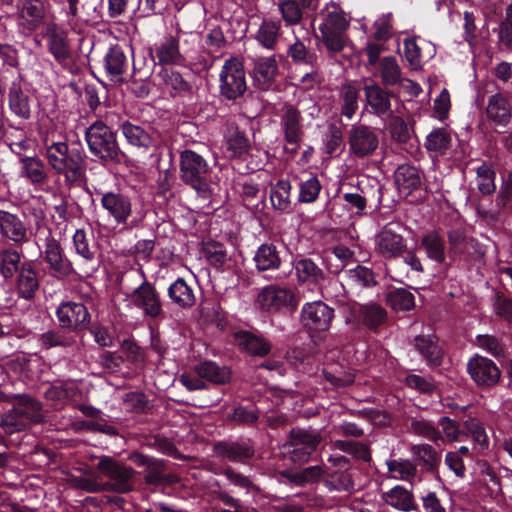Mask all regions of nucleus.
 I'll return each instance as SVG.
<instances>
[{"label": "nucleus", "mask_w": 512, "mask_h": 512, "mask_svg": "<svg viewBox=\"0 0 512 512\" xmlns=\"http://www.w3.org/2000/svg\"><path fill=\"white\" fill-rule=\"evenodd\" d=\"M468 372L479 386H493L500 378V370L496 364L483 356L476 355L467 364Z\"/></svg>", "instance_id": "a211bd4d"}, {"label": "nucleus", "mask_w": 512, "mask_h": 512, "mask_svg": "<svg viewBox=\"0 0 512 512\" xmlns=\"http://www.w3.org/2000/svg\"><path fill=\"white\" fill-rule=\"evenodd\" d=\"M168 296L181 308H190L195 304L193 289L182 278H178L169 286Z\"/></svg>", "instance_id": "4c0bfd02"}, {"label": "nucleus", "mask_w": 512, "mask_h": 512, "mask_svg": "<svg viewBox=\"0 0 512 512\" xmlns=\"http://www.w3.org/2000/svg\"><path fill=\"white\" fill-rule=\"evenodd\" d=\"M8 108L19 119L28 120L31 117L30 99L23 89V80L20 75L9 86Z\"/></svg>", "instance_id": "aec40b11"}, {"label": "nucleus", "mask_w": 512, "mask_h": 512, "mask_svg": "<svg viewBox=\"0 0 512 512\" xmlns=\"http://www.w3.org/2000/svg\"><path fill=\"white\" fill-rule=\"evenodd\" d=\"M476 173L478 190L484 195L493 193L496 189V185L494 182L495 172L492 167L487 163H483L477 168Z\"/></svg>", "instance_id": "052dcab7"}, {"label": "nucleus", "mask_w": 512, "mask_h": 512, "mask_svg": "<svg viewBox=\"0 0 512 512\" xmlns=\"http://www.w3.org/2000/svg\"><path fill=\"white\" fill-rule=\"evenodd\" d=\"M322 16L323 19L319 25L321 39L329 52L338 53L346 45L345 32L349 22L336 5L327 7Z\"/></svg>", "instance_id": "20e7f679"}, {"label": "nucleus", "mask_w": 512, "mask_h": 512, "mask_svg": "<svg viewBox=\"0 0 512 512\" xmlns=\"http://www.w3.org/2000/svg\"><path fill=\"white\" fill-rule=\"evenodd\" d=\"M300 111L290 104H285L280 111V126L284 133L287 144L292 146V150L298 149L302 139L303 128Z\"/></svg>", "instance_id": "2eb2a0df"}, {"label": "nucleus", "mask_w": 512, "mask_h": 512, "mask_svg": "<svg viewBox=\"0 0 512 512\" xmlns=\"http://www.w3.org/2000/svg\"><path fill=\"white\" fill-rule=\"evenodd\" d=\"M486 113L496 125L506 126L511 118L512 102L501 93L494 94L488 100Z\"/></svg>", "instance_id": "bb28decb"}, {"label": "nucleus", "mask_w": 512, "mask_h": 512, "mask_svg": "<svg viewBox=\"0 0 512 512\" xmlns=\"http://www.w3.org/2000/svg\"><path fill=\"white\" fill-rule=\"evenodd\" d=\"M334 310L322 301L305 303L301 309V322L310 334L329 330Z\"/></svg>", "instance_id": "1a4fd4ad"}, {"label": "nucleus", "mask_w": 512, "mask_h": 512, "mask_svg": "<svg viewBox=\"0 0 512 512\" xmlns=\"http://www.w3.org/2000/svg\"><path fill=\"white\" fill-rule=\"evenodd\" d=\"M195 372L201 377L216 384H222L229 380L230 373L221 369L214 362H204L196 366Z\"/></svg>", "instance_id": "3c124183"}, {"label": "nucleus", "mask_w": 512, "mask_h": 512, "mask_svg": "<svg viewBox=\"0 0 512 512\" xmlns=\"http://www.w3.org/2000/svg\"><path fill=\"white\" fill-rule=\"evenodd\" d=\"M13 406L20 412V415L29 427L32 424L42 422L44 419L41 403L30 396L17 395Z\"/></svg>", "instance_id": "c85d7f7f"}, {"label": "nucleus", "mask_w": 512, "mask_h": 512, "mask_svg": "<svg viewBox=\"0 0 512 512\" xmlns=\"http://www.w3.org/2000/svg\"><path fill=\"white\" fill-rule=\"evenodd\" d=\"M411 452L416 456L429 471L438 468L441 462V455L429 444H417L411 447Z\"/></svg>", "instance_id": "8fccbe9b"}, {"label": "nucleus", "mask_w": 512, "mask_h": 512, "mask_svg": "<svg viewBox=\"0 0 512 512\" xmlns=\"http://www.w3.org/2000/svg\"><path fill=\"white\" fill-rule=\"evenodd\" d=\"M0 236L15 247H22L30 241L32 228L18 214L0 210Z\"/></svg>", "instance_id": "6e6552de"}, {"label": "nucleus", "mask_w": 512, "mask_h": 512, "mask_svg": "<svg viewBox=\"0 0 512 512\" xmlns=\"http://www.w3.org/2000/svg\"><path fill=\"white\" fill-rule=\"evenodd\" d=\"M124 300L128 308L141 311L144 317L156 319L163 314L160 293L146 279L130 293H127Z\"/></svg>", "instance_id": "423d86ee"}, {"label": "nucleus", "mask_w": 512, "mask_h": 512, "mask_svg": "<svg viewBox=\"0 0 512 512\" xmlns=\"http://www.w3.org/2000/svg\"><path fill=\"white\" fill-rule=\"evenodd\" d=\"M387 303L393 310L406 311L414 307L415 299L413 293L410 291L398 288L389 292Z\"/></svg>", "instance_id": "864d4df0"}, {"label": "nucleus", "mask_w": 512, "mask_h": 512, "mask_svg": "<svg viewBox=\"0 0 512 512\" xmlns=\"http://www.w3.org/2000/svg\"><path fill=\"white\" fill-rule=\"evenodd\" d=\"M44 241V260L57 275L65 277L73 272L69 259L65 256L60 242L55 239L49 229Z\"/></svg>", "instance_id": "4468645a"}, {"label": "nucleus", "mask_w": 512, "mask_h": 512, "mask_svg": "<svg viewBox=\"0 0 512 512\" xmlns=\"http://www.w3.org/2000/svg\"><path fill=\"white\" fill-rule=\"evenodd\" d=\"M382 500L399 511L411 512L418 509L412 491L401 485H396L387 492H384Z\"/></svg>", "instance_id": "cd10ccee"}, {"label": "nucleus", "mask_w": 512, "mask_h": 512, "mask_svg": "<svg viewBox=\"0 0 512 512\" xmlns=\"http://www.w3.org/2000/svg\"><path fill=\"white\" fill-rule=\"evenodd\" d=\"M226 149L230 157H237L244 154L248 149V140L238 129H228L226 136Z\"/></svg>", "instance_id": "5fc2aeb1"}, {"label": "nucleus", "mask_w": 512, "mask_h": 512, "mask_svg": "<svg viewBox=\"0 0 512 512\" xmlns=\"http://www.w3.org/2000/svg\"><path fill=\"white\" fill-rule=\"evenodd\" d=\"M205 255L209 263L215 267H221L227 261V253L223 245L217 242L207 244Z\"/></svg>", "instance_id": "774afa93"}, {"label": "nucleus", "mask_w": 512, "mask_h": 512, "mask_svg": "<svg viewBox=\"0 0 512 512\" xmlns=\"http://www.w3.org/2000/svg\"><path fill=\"white\" fill-rule=\"evenodd\" d=\"M157 76L174 95H187L192 91L190 83L186 81L179 72L173 69L162 68Z\"/></svg>", "instance_id": "e433bc0d"}, {"label": "nucleus", "mask_w": 512, "mask_h": 512, "mask_svg": "<svg viewBox=\"0 0 512 512\" xmlns=\"http://www.w3.org/2000/svg\"><path fill=\"white\" fill-rule=\"evenodd\" d=\"M406 246L403 236L389 226H385L375 236V251L384 259L399 257L406 250Z\"/></svg>", "instance_id": "dca6fc26"}, {"label": "nucleus", "mask_w": 512, "mask_h": 512, "mask_svg": "<svg viewBox=\"0 0 512 512\" xmlns=\"http://www.w3.org/2000/svg\"><path fill=\"white\" fill-rule=\"evenodd\" d=\"M366 104L371 111L378 115L391 114L390 94L374 81L366 82L363 87Z\"/></svg>", "instance_id": "5701e85b"}, {"label": "nucleus", "mask_w": 512, "mask_h": 512, "mask_svg": "<svg viewBox=\"0 0 512 512\" xmlns=\"http://www.w3.org/2000/svg\"><path fill=\"white\" fill-rule=\"evenodd\" d=\"M256 304L261 310L269 313L296 306L294 293L288 288L277 285L262 288L257 295Z\"/></svg>", "instance_id": "9b49d317"}, {"label": "nucleus", "mask_w": 512, "mask_h": 512, "mask_svg": "<svg viewBox=\"0 0 512 512\" xmlns=\"http://www.w3.org/2000/svg\"><path fill=\"white\" fill-rule=\"evenodd\" d=\"M220 453L230 461L244 462L253 456L254 451L247 444L231 443L222 446Z\"/></svg>", "instance_id": "bf43d9fd"}, {"label": "nucleus", "mask_w": 512, "mask_h": 512, "mask_svg": "<svg viewBox=\"0 0 512 512\" xmlns=\"http://www.w3.org/2000/svg\"><path fill=\"white\" fill-rule=\"evenodd\" d=\"M381 83L384 86H396L403 81L402 68L394 56H385L376 65Z\"/></svg>", "instance_id": "c756f323"}, {"label": "nucleus", "mask_w": 512, "mask_h": 512, "mask_svg": "<svg viewBox=\"0 0 512 512\" xmlns=\"http://www.w3.org/2000/svg\"><path fill=\"white\" fill-rule=\"evenodd\" d=\"M359 91L352 84L343 85L339 93L341 115L352 119L358 109Z\"/></svg>", "instance_id": "a18cd8bd"}, {"label": "nucleus", "mask_w": 512, "mask_h": 512, "mask_svg": "<svg viewBox=\"0 0 512 512\" xmlns=\"http://www.w3.org/2000/svg\"><path fill=\"white\" fill-rule=\"evenodd\" d=\"M39 289L37 272L30 262H24L16 276V291L25 300L34 298Z\"/></svg>", "instance_id": "393cba45"}, {"label": "nucleus", "mask_w": 512, "mask_h": 512, "mask_svg": "<svg viewBox=\"0 0 512 512\" xmlns=\"http://www.w3.org/2000/svg\"><path fill=\"white\" fill-rule=\"evenodd\" d=\"M46 17V7L43 0L17 1V26L19 31L28 36L36 31Z\"/></svg>", "instance_id": "9d476101"}, {"label": "nucleus", "mask_w": 512, "mask_h": 512, "mask_svg": "<svg viewBox=\"0 0 512 512\" xmlns=\"http://www.w3.org/2000/svg\"><path fill=\"white\" fill-rule=\"evenodd\" d=\"M98 469L112 481V488L119 493H127L133 489L134 471L114 461L110 457H103L97 465Z\"/></svg>", "instance_id": "ddd939ff"}, {"label": "nucleus", "mask_w": 512, "mask_h": 512, "mask_svg": "<svg viewBox=\"0 0 512 512\" xmlns=\"http://www.w3.org/2000/svg\"><path fill=\"white\" fill-rule=\"evenodd\" d=\"M394 181L401 193L410 194L420 186L421 177L415 167L410 165H401L394 173Z\"/></svg>", "instance_id": "473e14b6"}, {"label": "nucleus", "mask_w": 512, "mask_h": 512, "mask_svg": "<svg viewBox=\"0 0 512 512\" xmlns=\"http://www.w3.org/2000/svg\"><path fill=\"white\" fill-rule=\"evenodd\" d=\"M17 247H6L0 249V275L5 280H11L22 266V252Z\"/></svg>", "instance_id": "7c9ffc66"}, {"label": "nucleus", "mask_w": 512, "mask_h": 512, "mask_svg": "<svg viewBox=\"0 0 512 512\" xmlns=\"http://www.w3.org/2000/svg\"><path fill=\"white\" fill-rule=\"evenodd\" d=\"M73 244L75 251L78 255L85 260L91 261L94 259V252L89 247L86 232L83 229H77L73 235Z\"/></svg>", "instance_id": "69168bd1"}, {"label": "nucleus", "mask_w": 512, "mask_h": 512, "mask_svg": "<svg viewBox=\"0 0 512 512\" xmlns=\"http://www.w3.org/2000/svg\"><path fill=\"white\" fill-rule=\"evenodd\" d=\"M379 139L375 129L368 126H353L349 134L350 149L357 157L372 154L378 147Z\"/></svg>", "instance_id": "f3484780"}, {"label": "nucleus", "mask_w": 512, "mask_h": 512, "mask_svg": "<svg viewBox=\"0 0 512 512\" xmlns=\"http://www.w3.org/2000/svg\"><path fill=\"white\" fill-rule=\"evenodd\" d=\"M290 191L291 184L287 180H279L272 188L270 192V200L273 207L282 212L290 210Z\"/></svg>", "instance_id": "de8ad7c7"}, {"label": "nucleus", "mask_w": 512, "mask_h": 512, "mask_svg": "<svg viewBox=\"0 0 512 512\" xmlns=\"http://www.w3.org/2000/svg\"><path fill=\"white\" fill-rule=\"evenodd\" d=\"M179 177L195 190L198 197L207 201L212 195L210 176L212 168L208 161L193 150L186 149L180 153Z\"/></svg>", "instance_id": "f257e3e1"}, {"label": "nucleus", "mask_w": 512, "mask_h": 512, "mask_svg": "<svg viewBox=\"0 0 512 512\" xmlns=\"http://www.w3.org/2000/svg\"><path fill=\"white\" fill-rule=\"evenodd\" d=\"M253 77L261 89H268L278 73L275 55L257 56L252 59Z\"/></svg>", "instance_id": "b1692460"}, {"label": "nucleus", "mask_w": 512, "mask_h": 512, "mask_svg": "<svg viewBox=\"0 0 512 512\" xmlns=\"http://www.w3.org/2000/svg\"><path fill=\"white\" fill-rule=\"evenodd\" d=\"M45 37L48 51L58 63H65L71 55L66 32L62 31L56 23H49Z\"/></svg>", "instance_id": "4be33fe9"}, {"label": "nucleus", "mask_w": 512, "mask_h": 512, "mask_svg": "<svg viewBox=\"0 0 512 512\" xmlns=\"http://www.w3.org/2000/svg\"><path fill=\"white\" fill-rule=\"evenodd\" d=\"M347 281L356 287H369L376 284L375 275L371 269L358 265L345 272Z\"/></svg>", "instance_id": "4d7b16f0"}, {"label": "nucleus", "mask_w": 512, "mask_h": 512, "mask_svg": "<svg viewBox=\"0 0 512 512\" xmlns=\"http://www.w3.org/2000/svg\"><path fill=\"white\" fill-rule=\"evenodd\" d=\"M322 441L320 432L312 429H295L291 432L289 454L294 462H306Z\"/></svg>", "instance_id": "f8f14e48"}, {"label": "nucleus", "mask_w": 512, "mask_h": 512, "mask_svg": "<svg viewBox=\"0 0 512 512\" xmlns=\"http://www.w3.org/2000/svg\"><path fill=\"white\" fill-rule=\"evenodd\" d=\"M421 246L429 259L437 263L445 261L444 241L436 231L426 233L421 240Z\"/></svg>", "instance_id": "37998d69"}, {"label": "nucleus", "mask_w": 512, "mask_h": 512, "mask_svg": "<svg viewBox=\"0 0 512 512\" xmlns=\"http://www.w3.org/2000/svg\"><path fill=\"white\" fill-rule=\"evenodd\" d=\"M389 476L395 480L411 481L417 473V465L408 459L386 461Z\"/></svg>", "instance_id": "c03bdc74"}, {"label": "nucleus", "mask_w": 512, "mask_h": 512, "mask_svg": "<svg viewBox=\"0 0 512 512\" xmlns=\"http://www.w3.org/2000/svg\"><path fill=\"white\" fill-rule=\"evenodd\" d=\"M404 57L411 69L417 70L422 66L424 55L422 47L416 39H406L404 41Z\"/></svg>", "instance_id": "680f3d73"}, {"label": "nucleus", "mask_w": 512, "mask_h": 512, "mask_svg": "<svg viewBox=\"0 0 512 512\" xmlns=\"http://www.w3.org/2000/svg\"><path fill=\"white\" fill-rule=\"evenodd\" d=\"M0 427L6 434H14L23 431L29 427L24 421L20 412L13 406L10 410L5 412L1 417Z\"/></svg>", "instance_id": "13d9d810"}, {"label": "nucleus", "mask_w": 512, "mask_h": 512, "mask_svg": "<svg viewBox=\"0 0 512 512\" xmlns=\"http://www.w3.org/2000/svg\"><path fill=\"white\" fill-rule=\"evenodd\" d=\"M19 174L33 185H40L47 181L48 170L45 163L36 156H24L19 159Z\"/></svg>", "instance_id": "a878e982"}, {"label": "nucleus", "mask_w": 512, "mask_h": 512, "mask_svg": "<svg viewBox=\"0 0 512 512\" xmlns=\"http://www.w3.org/2000/svg\"><path fill=\"white\" fill-rule=\"evenodd\" d=\"M353 313L359 316L363 324L370 329L377 328L386 320L385 309L376 303L355 305Z\"/></svg>", "instance_id": "72a5a7b5"}, {"label": "nucleus", "mask_w": 512, "mask_h": 512, "mask_svg": "<svg viewBox=\"0 0 512 512\" xmlns=\"http://www.w3.org/2000/svg\"><path fill=\"white\" fill-rule=\"evenodd\" d=\"M156 56L162 64H178L182 61L178 41L173 37L165 38L156 48Z\"/></svg>", "instance_id": "49530a36"}, {"label": "nucleus", "mask_w": 512, "mask_h": 512, "mask_svg": "<svg viewBox=\"0 0 512 512\" xmlns=\"http://www.w3.org/2000/svg\"><path fill=\"white\" fill-rule=\"evenodd\" d=\"M89 151L102 161L120 163L125 155L120 150L113 131L102 121H95L85 133Z\"/></svg>", "instance_id": "7ed1b4c3"}, {"label": "nucleus", "mask_w": 512, "mask_h": 512, "mask_svg": "<svg viewBox=\"0 0 512 512\" xmlns=\"http://www.w3.org/2000/svg\"><path fill=\"white\" fill-rule=\"evenodd\" d=\"M287 53L296 63L305 64L311 68H317L318 66L317 55L309 51L306 46L299 40H296L289 46Z\"/></svg>", "instance_id": "603ef678"}, {"label": "nucleus", "mask_w": 512, "mask_h": 512, "mask_svg": "<svg viewBox=\"0 0 512 512\" xmlns=\"http://www.w3.org/2000/svg\"><path fill=\"white\" fill-rule=\"evenodd\" d=\"M333 448L350 453L363 461H369L371 458L367 445L359 442L336 440L333 442Z\"/></svg>", "instance_id": "e2e57ef3"}, {"label": "nucleus", "mask_w": 512, "mask_h": 512, "mask_svg": "<svg viewBox=\"0 0 512 512\" xmlns=\"http://www.w3.org/2000/svg\"><path fill=\"white\" fill-rule=\"evenodd\" d=\"M276 5L285 26H296L302 22L304 8L297 0H278Z\"/></svg>", "instance_id": "79ce46f5"}, {"label": "nucleus", "mask_w": 512, "mask_h": 512, "mask_svg": "<svg viewBox=\"0 0 512 512\" xmlns=\"http://www.w3.org/2000/svg\"><path fill=\"white\" fill-rule=\"evenodd\" d=\"M465 427L475 443H477L482 449L488 448V436L479 421L476 419H469L465 422Z\"/></svg>", "instance_id": "338daca9"}, {"label": "nucleus", "mask_w": 512, "mask_h": 512, "mask_svg": "<svg viewBox=\"0 0 512 512\" xmlns=\"http://www.w3.org/2000/svg\"><path fill=\"white\" fill-rule=\"evenodd\" d=\"M128 66L127 57L119 46L109 49L104 58V67L108 75L116 80L126 71Z\"/></svg>", "instance_id": "c9c22d12"}, {"label": "nucleus", "mask_w": 512, "mask_h": 512, "mask_svg": "<svg viewBox=\"0 0 512 512\" xmlns=\"http://www.w3.org/2000/svg\"><path fill=\"white\" fill-rule=\"evenodd\" d=\"M452 136L444 128L432 130L426 137V149L436 156L444 155L451 147Z\"/></svg>", "instance_id": "ea45409f"}, {"label": "nucleus", "mask_w": 512, "mask_h": 512, "mask_svg": "<svg viewBox=\"0 0 512 512\" xmlns=\"http://www.w3.org/2000/svg\"><path fill=\"white\" fill-rule=\"evenodd\" d=\"M59 324L67 329H81L89 323L90 315L82 303L65 302L56 311Z\"/></svg>", "instance_id": "6ab92c4d"}, {"label": "nucleus", "mask_w": 512, "mask_h": 512, "mask_svg": "<svg viewBox=\"0 0 512 512\" xmlns=\"http://www.w3.org/2000/svg\"><path fill=\"white\" fill-rule=\"evenodd\" d=\"M45 156L51 169L63 175L66 183L81 180L84 174L83 158L77 149H69L67 143L59 141L47 145Z\"/></svg>", "instance_id": "f03ea898"}, {"label": "nucleus", "mask_w": 512, "mask_h": 512, "mask_svg": "<svg viewBox=\"0 0 512 512\" xmlns=\"http://www.w3.org/2000/svg\"><path fill=\"white\" fill-rule=\"evenodd\" d=\"M409 430L410 432L433 442H438L443 439L435 425L424 418H413L411 420Z\"/></svg>", "instance_id": "6e6d98bb"}, {"label": "nucleus", "mask_w": 512, "mask_h": 512, "mask_svg": "<svg viewBox=\"0 0 512 512\" xmlns=\"http://www.w3.org/2000/svg\"><path fill=\"white\" fill-rule=\"evenodd\" d=\"M254 261L260 271L278 269L281 263L278 251L272 244H262L254 255Z\"/></svg>", "instance_id": "a19ab883"}, {"label": "nucleus", "mask_w": 512, "mask_h": 512, "mask_svg": "<svg viewBox=\"0 0 512 512\" xmlns=\"http://www.w3.org/2000/svg\"><path fill=\"white\" fill-rule=\"evenodd\" d=\"M99 195L102 208L116 224L124 226L130 224L131 227L137 225L136 220H130L133 209L132 200L128 195L114 191L99 192Z\"/></svg>", "instance_id": "0eeeda50"}, {"label": "nucleus", "mask_w": 512, "mask_h": 512, "mask_svg": "<svg viewBox=\"0 0 512 512\" xmlns=\"http://www.w3.org/2000/svg\"><path fill=\"white\" fill-rule=\"evenodd\" d=\"M282 36V23L279 19L265 18L253 34L254 40L267 50H276Z\"/></svg>", "instance_id": "412c9836"}, {"label": "nucleus", "mask_w": 512, "mask_h": 512, "mask_svg": "<svg viewBox=\"0 0 512 512\" xmlns=\"http://www.w3.org/2000/svg\"><path fill=\"white\" fill-rule=\"evenodd\" d=\"M321 184L317 177L313 176L300 183L299 201L301 203H313L319 196Z\"/></svg>", "instance_id": "0e129e2a"}, {"label": "nucleus", "mask_w": 512, "mask_h": 512, "mask_svg": "<svg viewBox=\"0 0 512 512\" xmlns=\"http://www.w3.org/2000/svg\"><path fill=\"white\" fill-rule=\"evenodd\" d=\"M235 338L237 344L252 355L262 357L267 355L271 350V345L265 338L251 332H238Z\"/></svg>", "instance_id": "2f4dec72"}, {"label": "nucleus", "mask_w": 512, "mask_h": 512, "mask_svg": "<svg viewBox=\"0 0 512 512\" xmlns=\"http://www.w3.org/2000/svg\"><path fill=\"white\" fill-rule=\"evenodd\" d=\"M295 273L299 282L319 285L325 280L323 270L317 266L311 259L304 258L298 260L295 265Z\"/></svg>", "instance_id": "f704fd0d"}, {"label": "nucleus", "mask_w": 512, "mask_h": 512, "mask_svg": "<svg viewBox=\"0 0 512 512\" xmlns=\"http://www.w3.org/2000/svg\"><path fill=\"white\" fill-rule=\"evenodd\" d=\"M219 89L228 100H236L246 92V73L239 57L232 56L224 61L219 74Z\"/></svg>", "instance_id": "39448f33"}, {"label": "nucleus", "mask_w": 512, "mask_h": 512, "mask_svg": "<svg viewBox=\"0 0 512 512\" xmlns=\"http://www.w3.org/2000/svg\"><path fill=\"white\" fill-rule=\"evenodd\" d=\"M415 348L430 365H438L442 351L434 335H421L415 338Z\"/></svg>", "instance_id": "58836bf2"}, {"label": "nucleus", "mask_w": 512, "mask_h": 512, "mask_svg": "<svg viewBox=\"0 0 512 512\" xmlns=\"http://www.w3.org/2000/svg\"><path fill=\"white\" fill-rule=\"evenodd\" d=\"M122 133L129 144L148 149L153 145L152 137L142 127L126 122L122 125Z\"/></svg>", "instance_id": "09e8293b"}]
</instances>
